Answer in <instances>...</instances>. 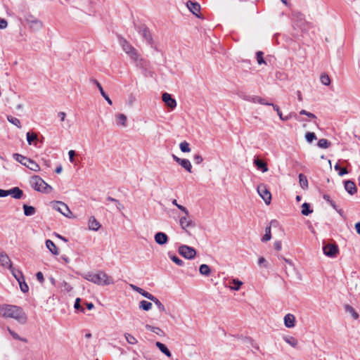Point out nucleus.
<instances>
[{
	"label": "nucleus",
	"mask_w": 360,
	"mask_h": 360,
	"mask_svg": "<svg viewBox=\"0 0 360 360\" xmlns=\"http://www.w3.org/2000/svg\"><path fill=\"white\" fill-rule=\"evenodd\" d=\"M250 102L254 103H259L262 105H270V103L266 102L264 98H262L258 96H252V97L250 98Z\"/></svg>",
	"instance_id": "nucleus-31"
},
{
	"label": "nucleus",
	"mask_w": 360,
	"mask_h": 360,
	"mask_svg": "<svg viewBox=\"0 0 360 360\" xmlns=\"http://www.w3.org/2000/svg\"><path fill=\"white\" fill-rule=\"evenodd\" d=\"M323 253L330 257H334L338 252V247L336 244L328 243L323 247Z\"/></svg>",
	"instance_id": "nucleus-8"
},
{
	"label": "nucleus",
	"mask_w": 360,
	"mask_h": 360,
	"mask_svg": "<svg viewBox=\"0 0 360 360\" xmlns=\"http://www.w3.org/2000/svg\"><path fill=\"white\" fill-rule=\"evenodd\" d=\"M162 99L165 102V105L171 109H174L176 106V101L172 96L168 93H163Z\"/></svg>",
	"instance_id": "nucleus-10"
},
{
	"label": "nucleus",
	"mask_w": 360,
	"mask_h": 360,
	"mask_svg": "<svg viewBox=\"0 0 360 360\" xmlns=\"http://www.w3.org/2000/svg\"><path fill=\"white\" fill-rule=\"evenodd\" d=\"M124 337L129 344L135 345L137 343L136 339L129 333H125Z\"/></svg>",
	"instance_id": "nucleus-49"
},
{
	"label": "nucleus",
	"mask_w": 360,
	"mask_h": 360,
	"mask_svg": "<svg viewBox=\"0 0 360 360\" xmlns=\"http://www.w3.org/2000/svg\"><path fill=\"white\" fill-rule=\"evenodd\" d=\"M131 60L134 63V64L137 67H142L143 65V60L139 57V55L137 51L135 49H133L131 51L127 53Z\"/></svg>",
	"instance_id": "nucleus-9"
},
{
	"label": "nucleus",
	"mask_w": 360,
	"mask_h": 360,
	"mask_svg": "<svg viewBox=\"0 0 360 360\" xmlns=\"http://www.w3.org/2000/svg\"><path fill=\"white\" fill-rule=\"evenodd\" d=\"M13 157L17 162L34 172H38L40 170L39 165L30 158L18 153H13Z\"/></svg>",
	"instance_id": "nucleus-3"
},
{
	"label": "nucleus",
	"mask_w": 360,
	"mask_h": 360,
	"mask_svg": "<svg viewBox=\"0 0 360 360\" xmlns=\"http://www.w3.org/2000/svg\"><path fill=\"white\" fill-rule=\"evenodd\" d=\"M155 241L158 244V245H165L167 243L168 241V236H167L166 233H163V232H158L155 233Z\"/></svg>",
	"instance_id": "nucleus-15"
},
{
	"label": "nucleus",
	"mask_w": 360,
	"mask_h": 360,
	"mask_svg": "<svg viewBox=\"0 0 360 360\" xmlns=\"http://www.w3.org/2000/svg\"><path fill=\"white\" fill-rule=\"evenodd\" d=\"M177 207H178V209H179L180 210H181L182 212H184L185 213V215H186V216H189V212H188V210L186 209V207H185L184 206L181 205H177Z\"/></svg>",
	"instance_id": "nucleus-60"
},
{
	"label": "nucleus",
	"mask_w": 360,
	"mask_h": 360,
	"mask_svg": "<svg viewBox=\"0 0 360 360\" xmlns=\"http://www.w3.org/2000/svg\"><path fill=\"white\" fill-rule=\"evenodd\" d=\"M80 298H77L76 300H75V308L77 310L80 309L82 312L84 311V309L81 307L80 305Z\"/></svg>",
	"instance_id": "nucleus-56"
},
{
	"label": "nucleus",
	"mask_w": 360,
	"mask_h": 360,
	"mask_svg": "<svg viewBox=\"0 0 360 360\" xmlns=\"http://www.w3.org/2000/svg\"><path fill=\"white\" fill-rule=\"evenodd\" d=\"M139 308L144 311H149L152 308V303L146 300L139 302Z\"/></svg>",
	"instance_id": "nucleus-38"
},
{
	"label": "nucleus",
	"mask_w": 360,
	"mask_h": 360,
	"mask_svg": "<svg viewBox=\"0 0 360 360\" xmlns=\"http://www.w3.org/2000/svg\"><path fill=\"white\" fill-rule=\"evenodd\" d=\"M8 331L15 340H24L23 339L20 338V337L15 331L12 330L10 328H8Z\"/></svg>",
	"instance_id": "nucleus-55"
},
{
	"label": "nucleus",
	"mask_w": 360,
	"mask_h": 360,
	"mask_svg": "<svg viewBox=\"0 0 360 360\" xmlns=\"http://www.w3.org/2000/svg\"><path fill=\"white\" fill-rule=\"evenodd\" d=\"M36 277L40 283H43L44 282V275L41 271L36 274Z\"/></svg>",
	"instance_id": "nucleus-57"
},
{
	"label": "nucleus",
	"mask_w": 360,
	"mask_h": 360,
	"mask_svg": "<svg viewBox=\"0 0 360 360\" xmlns=\"http://www.w3.org/2000/svg\"><path fill=\"white\" fill-rule=\"evenodd\" d=\"M270 105H271L274 110L276 111L278 115L279 116V118L283 121H287L290 119V116H285L283 117L281 111L280 110V108L278 105H274V103H270Z\"/></svg>",
	"instance_id": "nucleus-34"
},
{
	"label": "nucleus",
	"mask_w": 360,
	"mask_h": 360,
	"mask_svg": "<svg viewBox=\"0 0 360 360\" xmlns=\"http://www.w3.org/2000/svg\"><path fill=\"white\" fill-rule=\"evenodd\" d=\"M21 278V281L18 282L20 288L22 292H27L29 290V287L25 282V278Z\"/></svg>",
	"instance_id": "nucleus-41"
},
{
	"label": "nucleus",
	"mask_w": 360,
	"mask_h": 360,
	"mask_svg": "<svg viewBox=\"0 0 360 360\" xmlns=\"http://www.w3.org/2000/svg\"><path fill=\"white\" fill-rule=\"evenodd\" d=\"M53 207L57 210L58 212H59L60 213H61L63 215H64L65 217H70V214H72V212L70 210V208L68 207V206L61 202V201H56L53 202Z\"/></svg>",
	"instance_id": "nucleus-6"
},
{
	"label": "nucleus",
	"mask_w": 360,
	"mask_h": 360,
	"mask_svg": "<svg viewBox=\"0 0 360 360\" xmlns=\"http://www.w3.org/2000/svg\"><path fill=\"white\" fill-rule=\"evenodd\" d=\"M90 82L95 84L98 89L101 96L105 98V100L108 103V104L112 105V102L109 96L104 91L101 84L96 79H90Z\"/></svg>",
	"instance_id": "nucleus-14"
},
{
	"label": "nucleus",
	"mask_w": 360,
	"mask_h": 360,
	"mask_svg": "<svg viewBox=\"0 0 360 360\" xmlns=\"http://www.w3.org/2000/svg\"><path fill=\"white\" fill-rule=\"evenodd\" d=\"M27 21L32 28L40 29L42 27V22L33 17H30V19H27Z\"/></svg>",
	"instance_id": "nucleus-24"
},
{
	"label": "nucleus",
	"mask_w": 360,
	"mask_h": 360,
	"mask_svg": "<svg viewBox=\"0 0 360 360\" xmlns=\"http://www.w3.org/2000/svg\"><path fill=\"white\" fill-rule=\"evenodd\" d=\"M84 278L98 285H108L114 283L112 278L102 271H99L97 273L88 272L84 275Z\"/></svg>",
	"instance_id": "nucleus-2"
},
{
	"label": "nucleus",
	"mask_w": 360,
	"mask_h": 360,
	"mask_svg": "<svg viewBox=\"0 0 360 360\" xmlns=\"http://www.w3.org/2000/svg\"><path fill=\"white\" fill-rule=\"evenodd\" d=\"M131 288L135 290L136 292H139V294H141L142 296H143L144 297L150 300V298L153 297V295L149 293L148 292L144 290L143 289L136 286V285H131Z\"/></svg>",
	"instance_id": "nucleus-25"
},
{
	"label": "nucleus",
	"mask_w": 360,
	"mask_h": 360,
	"mask_svg": "<svg viewBox=\"0 0 360 360\" xmlns=\"http://www.w3.org/2000/svg\"><path fill=\"white\" fill-rule=\"evenodd\" d=\"M31 184L34 190L45 193H49L52 188L39 176H34L32 178Z\"/></svg>",
	"instance_id": "nucleus-4"
},
{
	"label": "nucleus",
	"mask_w": 360,
	"mask_h": 360,
	"mask_svg": "<svg viewBox=\"0 0 360 360\" xmlns=\"http://www.w3.org/2000/svg\"><path fill=\"white\" fill-rule=\"evenodd\" d=\"M186 6L193 15L200 17V5L198 3L188 1L186 3Z\"/></svg>",
	"instance_id": "nucleus-12"
},
{
	"label": "nucleus",
	"mask_w": 360,
	"mask_h": 360,
	"mask_svg": "<svg viewBox=\"0 0 360 360\" xmlns=\"http://www.w3.org/2000/svg\"><path fill=\"white\" fill-rule=\"evenodd\" d=\"M330 145L331 143L326 139H321L317 143V146L321 148H328Z\"/></svg>",
	"instance_id": "nucleus-37"
},
{
	"label": "nucleus",
	"mask_w": 360,
	"mask_h": 360,
	"mask_svg": "<svg viewBox=\"0 0 360 360\" xmlns=\"http://www.w3.org/2000/svg\"><path fill=\"white\" fill-rule=\"evenodd\" d=\"M305 139L308 143H311L314 140L316 139V136L314 132H307L305 134Z\"/></svg>",
	"instance_id": "nucleus-50"
},
{
	"label": "nucleus",
	"mask_w": 360,
	"mask_h": 360,
	"mask_svg": "<svg viewBox=\"0 0 360 360\" xmlns=\"http://www.w3.org/2000/svg\"><path fill=\"white\" fill-rule=\"evenodd\" d=\"M150 300H151L152 302H153L155 303V304L158 307V309L160 311H162V312L165 311V306L162 304V302L156 297L153 295V297L150 298Z\"/></svg>",
	"instance_id": "nucleus-36"
},
{
	"label": "nucleus",
	"mask_w": 360,
	"mask_h": 360,
	"mask_svg": "<svg viewBox=\"0 0 360 360\" xmlns=\"http://www.w3.org/2000/svg\"><path fill=\"white\" fill-rule=\"evenodd\" d=\"M295 317L291 314H288L284 317V323L287 328H292L295 326Z\"/></svg>",
	"instance_id": "nucleus-19"
},
{
	"label": "nucleus",
	"mask_w": 360,
	"mask_h": 360,
	"mask_svg": "<svg viewBox=\"0 0 360 360\" xmlns=\"http://www.w3.org/2000/svg\"><path fill=\"white\" fill-rule=\"evenodd\" d=\"M320 79L323 85L328 86L330 84V79L327 74H322L321 75Z\"/></svg>",
	"instance_id": "nucleus-46"
},
{
	"label": "nucleus",
	"mask_w": 360,
	"mask_h": 360,
	"mask_svg": "<svg viewBox=\"0 0 360 360\" xmlns=\"http://www.w3.org/2000/svg\"><path fill=\"white\" fill-rule=\"evenodd\" d=\"M254 165L257 167V169L261 170L262 172L268 171L266 163L257 158H255Z\"/></svg>",
	"instance_id": "nucleus-20"
},
{
	"label": "nucleus",
	"mask_w": 360,
	"mask_h": 360,
	"mask_svg": "<svg viewBox=\"0 0 360 360\" xmlns=\"http://www.w3.org/2000/svg\"><path fill=\"white\" fill-rule=\"evenodd\" d=\"M232 282L234 285L231 286V288L234 290H238L243 284V282L238 279H233Z\"/></svg>",
	"instance_id": "nucleus-52"
},
{
	"label": "nucleus",
	"mask_w": 360,
	"mask_h": 360,
	"mask_svg": "<svg viewBox=\"0 0 360 360\" xmlns=\"http://www.w3.org/2000/svg\"><path fill=\"white\" fill-rule=\"evenodd\" d=\"M68 155H69V160H70V162L73 163L75 162V159H74V157L75 155H76V153L75 150H70L69 152H68Z\"/></svg>",
	"instance_id": "nucleus-58"
},
{
	"label": "nucleus",
	"mask_w": 360,
	"mask_h": 360,
	"mask_svg": "<svg viewBox=\"0 0 360 360\" xmlns=\"http://www.w3.org/2000/svg\"><path fill=\"white\" fill-rule=\"evenodd\" d=\"M263 55L264 53L261 51H259L256 53L257 61L259 65L266 64V61L264 60Z\"/></svg>",
	"instance_id": "nucleus-48"
},
{
	"label": "nucleus",
	"mask_w": 360,
	"mask_h": 360,
	"mask_svg": "<svg viewBox=\"0 0 360 360\" xmlns=\"http://www.w3.org/2000/svg\"><path fill=\"white\" fill-rule=\"evenodd\" d=\"M7 120L9 122H11V124H14L15 126H16L18 128H21V124H20V121L19 119L15 117H13L11 115H8L7 116Z\"/></svg>",
	"instance_id": "nucleus-40"
},
{
	"label": "nucleus",
	"mask_w": 360,
	"mask_h": 360,
	"mask_svg": "<svg viewBox=\"0 0 360 360\" xmlns=\"http://www.w3.org/2000/svg\"><path fill=\"white\" fill-rule=\"evenodd\" d=\"M9 195L15 199H20L23 195V192L18 187H14L9 190Z\"/></svg>",
	"instance_id": "nucleus-23"
},
{
	"label": "nucleus",
	"mask_w": 360,
	"mask_h": 360,
	"mask_svg": "<svg viewBox=\"0 0 360 360\" xmlns=\"http://www.w3.org/2000/svg\"><path fill=\"white\" fill-rule=\"evenodd\" d=\"M153 333H156L158 335H162L164 334L163 330L161 328H158V327H155V330H154Z\"/></svg>",
	"instance_id": "nucleus-63"
},
{
	"label": "nucleus",
	"mask_w": 360,
	"mask_h": 360,
	"mask_svg": "<svg viewBox=\"0 0 360 360\" xmlns=\"http://www.w3.org/2000/svg\"><path fill=\"white\" fill-rule=\"evenodd\" d=\"M274 247L275 250L280 251L281 250V242L280 240L275 241L274 243Z\"/></svg>",
	"instance_id": "nucleus-59"
},
{
	"label": "nucleus",
	"mask_w": 360,
	"mask_h": 360,
	"mask_svg": "<svg viewBox=\"0 0 360 360\" xmlns=\"http://www.w3.org/2000/svg\"><path fill=\"white\" fill-rule=\"evenodd\" d=\"M155 345L157 347L167 356L170 357L172 356V354L170 351L168 349V348L166 347L165 345L160 342H156Z\"/></svg>",
	"instance_id": "nucleus-27"
},
{
	"label": "nucleus",
	"mask_w": 360,
	"mask_h": 360,
	"mask_svg": "<svg viewBox=\"0 0 360 360\" xmlns=\"http://www.w3.org/2000/svg\"><path fill=\"white\" fill-rule=\"evenodd\" d=\"M335 169L336 171H338V174H339L340 176H343V175H345V174H348V170H347V168H345V167L342 168V167L340 166V165H339V164H338V163L335 165Z\"/></svg>",
	"instance_id": "nucleus-45"
},
{
	"label": "nucleus",
	"mask_w": 360,
	"mask_h": 360,
	"mask_svg": "<svg viewBox=\"0 0 360 360\" xmlns=\"http://www.w3.org/2000/svg\"><path fill=\"white\" fill-rule=\"evenodd\" d=\"M0 263L4 267L8 269H11L12 267L11 261L5 252H1L0 254Z\"/></svg>",
	"instance_id": "nucleus-18"
},
{
	"label": "nucleus",
	"mask_w": 360,
	"mask_h": 360,
	"mask_svg": "<svg viewBox=\"0 0 360 360\" xmlns=\"http://www.w3.org/2000/svg\"><path fill=\"white\" fill-rule=\"evenodd\" d=\"M172 261H173L176 264H177L179 266H182L184 265V262L180 258H179L176 255H172L169 256Z\"/></svg>",
	"instance_id": "nucleus-51"
},
{
	"label": "nucleus",
	"mask_w": 360,
	"mask_h": 360,
	"mask_svg": "<svg viewBox=\"0 0 360 360\" xmlns=\"http://www.w3.org/2000/svg\"><path fill=\"white\" fill-rule=\"evenodd\" d=\"M0 316L4 318L13 319L20 324L26 323L27 320V315L23 309L16 305H0Z\"/></svg>",
	"instance_id": "nucleus-1"
},
{
	"label": "nucleus",
	"mask_w": 360,
	"mask_h": 360,
	"mask_svg": "<svg viewBox=\"0 0 360 360\" xmlns=\"http://www.w3.org/2000/svg\"><path fill=\"white\" fill-rule=\"evenodd\" d=\"M24 214L25 216L34 215L36 212V209L30 205H23Z\"/></svg>",
	"instance_id": "nucleus-29"
},
{
	"label": "nucleus",
	"mask_w": 360,
	"mask_h": 360,
	"mask_svg": "<svg viewBox=\"0 0 360 360\" xmlns=\"http://www.w3.org/2000/svg\"><path fill=\"white\" fill-rule=\"evenodd\" d=\"M179 163L183 168H184L186 171L191 173L192 172V165L191 162L188 159H181L179 160Z\"/></svg>",
	"instance_id": "nucleus-26"
},
{
	"label": "nucleus",
	"mask_w": 360,
	"mask_h": 360,
	"mask_svg": "<svg viewBox=\"0 0 360 360\" xmlns=\"http://www.w3.org/2000/svg\"><path fill=\"white\" fill-rule=\"evenodd\" d=\"M313 212V210L311 209L310 205L307 202H304L302 205V214L304 216H308Z\"/></svg>",
	"instance_id": "nucleus-33"
},
{
	"label": "nucleus",
	"mask_w": 360,
	"mask_h": 360,
	"mask_svg": "<svg viewBox=\"0 0 360 360\" xmlns=\"http://www.w3.org/2000/svg\"><path fill=\"white\" fill-rule=\"evenodd\" d=\"M193 160L195 164L199 165L203 161V158L200 154H195L193 156Z\"/></svg>",
	"instance_id": "nucleus-54"
},
{
	"label": "nucleus",
	"mask_w": 360,
	"mask_h": 360,
	"mask_svg": "<svg viewBox=\"0 0 360 360\" xmlns=\"http://www.w3.org/2000/svg\"><path fill=\"white\" fill-rule=\"evenodd\" d=\"M199 271L200 274L208 276L211 273V269L208 265L203 264L200 266Z\"/></svg>",
	"instance_id": "nucleus-30"
},
{
	"label": "nucleus",
	"mask_w": 360,
	"mask_h": 360,
	"mask_svg": "<svg viewBox=\"0 0 360 360\" xmlns=\"http://www.w3.org/2000/svg\"><path fill=\"white\" fill-rule=\"evenodd\" d=\"M189 216H184L180 218L179 224L181 227L184 230H186L187 228H193L195 226V222L188 218Z\"/></svg>",
	"instance_id": "nucleus-11"
},
{
	"label": "nucleus",
	"mask_w": 360,
	"mask_h": 360,
	"mask_svg": "<svg viewBox=\"0 0 360 360\" xmlns=\"http://www.w3.org/2000/svg\"><path fill=\"white\" fill-rule=\"evenodd\" d=\"M89 229L92 231H98L101 227L100 223L94 217H91L88 221Z\"/></svg>",
	"instance_id": "nucleus-21"
},
{
	"label": "nucleus",
	"mask_w": 360,
	"mask_h": 360,
	"mask_svg": "<svg viewBox=\"0 0 360 360\" xmlns=\"http://www.w3.org/2000/svg\"><path fill=\"white\" fill-rule=\"evenodd\" d=\"M299 183L302 188L306 190L308 188V180L307 176L303 174H299Z\"/></svg>",
	"instance_id": "nucleus-28"
},
{
	"label": "nucleus",
	"mask_w": 360,
	"mask_h": 360,
	"mask_svg": "<svg viewBox=\"0 0 360 360\" xmlns=\"http://www.w3.org/2000/svg\"><path fill=\"white\" fill-rule=\"evenodd\" d=\"M179 253L188 259H193L196 255L195 250L186 245H181L179 247Z\"/></svg>",
	"instance_id": "nucleus-5"
},
{
	"label": "nucleus",
	"mask_w": 360,
	"mask_h": 360,
	"mask_svg": "<svg viewBox=\"0 0 360 360\" xmlns=\"http://www.w3.org/2000/svg\"><path fill=\"white\" fill-rule=\"evenodd\" d=\"M117 122L122 127L127 126V117L124 114H118L116 116Z\"/></svg>",
	"instance_id": "nucleus-35"
},
{
	"label": "nucleus",
	"mask_w": 360,
	"mask_h": 360,
	"mask_svg": "<svg viewBox=\"0 0 360 360\" xmlns=\"http://www.w3.org/2000/svg\"><path fill=\"white\" fill-rule=\"evenodd\" d=\"M8 25V22L5 19H0V29H5Z\"/></svg>",
	"instance_id": "nucleus-61"
},
{
	"label": "nucleus",
	"mask_w": 360,
	"mask_h": 360,
	"mask_svg": "<svg viewBox=\"0 0 360 360\" xmlns=\"http://www.w3.org/2000/svg\"><path fill=\"white\" fill-rule=\"evenodd\" d=\"M345 311L349 313L354 319H357L359 318V314L356 312V311L352 306L346 304L345 306Z\"/></svg>",
	"instance_id": "nucleus-39"
},
{
	"label": "nucleus",
	"mask_w": 360,
	"mask_h": 360,
	"mask_svg": "<svg viewBox=\"0 0 360 360\" xmlns=\"http://www.w3.org/2000/svg\"><path fill=\"white\" fill-rule=\"evenodd\" d=\"M27 137V143L31 145L33 142V141L37 140V136L34 133L27 132L26 134Z\"/></svg>",
	"instance_id": "nucleus-47"
},
{
	"label": "nucleus",
	"mask_w": 360,
	"mask_h": 360,
	"mask_svg": "<svg viewBox=\"0 0 360 360\" xmlns=\"http://www.w3.org/2000/svg\"><path fill=\"white\" fill-rule=\"evenodd\" d=\"M345 191L351 195L357 192V188L354 181L351 180H346L344 181Z\"/></svg>",
	"instance_id": "nucleus-13"
},
{
	"label": "nucleus",
	"mask_w": 360,
	"mask_h": 360,
	"mask_svg": "<svg viewBox=\"0 0 360 360\" xmlns=\"http://www.w3.org/2000/svg\"><path fill=\"white\" fill-rule=\"evenodd\" d=\"M11 271V273L13 274V276L15 277V278L18 281V282L20 281H21V278H25L22 273L20 271H15L14 269H13L11 267V269H10Z\"/></svg>",
	"instance_id": "nucleus-44"
},
{
	"label": "nucleus",
	"mask_w": 360,
	"mask_h": 360,
	"mask_svg": "<svg viewBox=\"0 0 360 360\" xmlns=\"http://www.w3.org/2000/svg\"><path fill=\"white\" fill-rule=\"evenodd\" d=\"M257 192L266 205L271 203V194L264 184L257 186Z\"/></svg>",
	"instance_id": "nucleus-7"
},
{
	"label": "nucleus",
	"mask_w": 360,
	"mask_h": 360,
	"mask_svg": "<svg viewBox=\"0 0 360 360\" xmlns=\"http://www.w3.org/2000/svg\"><path fill=\"white\" fill-rule=\"evenodd\" d=\"M9 195V190L0 189V198L6 197Z\"/></svg>",
	"instance_id": "nucleus-62"
},
{
	"label": "nucleus",
	"mask_w": 360,
	"mask_h": 360,
	"mask_svg": "<svg viewBox=\"0 0 360 360\" xmlns=\"http://www.w3.org/2000/svg\"><path fill=\"white\" fill-rule=\"evenodd\" d=\"M46 246L53 255H58L59 254L58 249L51 240L48 239L46 240Z\"/></svg>",
	"instance_id": "nucleus-22"
},
{
	"label": "nucleus",
	"mask_w": 360,
	"mask_h": 360,
	"mask_svg": "<svg viewBox=\"0 0 360 360\" xmlns=\"http://www.w3.org/2000/svg\"><path fill=\"white\" fill-rule=\"evenodd\" d=\"M139 32L141 34L142 37L145 39L148 44H151L153 41L152 36L149 30L145 27L142 26L139 27Z\"/></svg>",
	"instance_id": "nucleus-16"
},
{
	"label": "nucleus",
	"mask_w": 360,
	"mask_h": 360,
	"mask_svg": "<svg viewBox=\"0 0 360 360\" xmlns=\"http://www.w3.org/2000/svg\"><path fill=\"white\" fill-rule=\"evenodd\" d=\"M58 115L60 117L61 122H63L65 120V117H66L65 112H60Z\"/></svg>",
	"instance_id": "nucleus-64"
},
{
	"label": "nucleus",
	"mask_w": 360,
	"mask_h": 360,
	"mask_svg": "<svg viewBox=\"0 0 360 360\" xmlns=\"http://www.w3.org/2000/svg\"><path fill=\"white\" fill-rule=\"evenodd\" d=\"M119 43L120 46H122L123 51L128 53L129 51H131L133 49H134L129 43L124 38L119 36Z\"/></svg>",
	"instance_id": "nucleus-17"
},
{
	"label": "nucleus",
	"mask_w": 360,
	"mask_h": 360,
	"mask_svg": "<svg viewBox=\"0 0 360 360\" xmlns=\"http://www.w3.org/2000/svg\"><path fill=\"white\" fill-rule=\"evenodd\" d=\"M271 227L266 226L265 229V234L262 237V240L263 242H266V241H269L271 239Z\"/></svg>",
	"instance_id": "nucleus-43"
},
{
	"label": "nucleus",
	"mask_w": 360,
	"mask_h": 360,
	"mask_svg": "<svg viewBox=\"0 0 360 360\" xmlns=\"http://www.w3.org/2000/svg\"><path fill=\"white\" fill-rule=\"evenodd\" d=\"M179 148L183 153H188L191 151L189 143L184 141L179 144Z\"/></svg>",
	"instance_id": "nucleus-42"
},
{
	"label": "nucleus",
	"mask_w": 360,
	"mask_h": 360,
	"mask_svg": "<svg viewBox=\"0 0 360 360\" xmlns=\"http://www.w3.org/2000/svg\"><path fill=\"white\" fill-rule=\"evenodd\" d=\"M300 115H304L307 117H309V118H312V119H315L316 118V115L310 112H308L305 110H302L300 111Z\"/></svg>",
	"instance_id": "nucleus-53"
},
{
	"label": "nucleus",
	"mask_w": 360,
	"mask_h": 360,
	"mask_svg": "<svg viewBox=\"0 0 360 360\" xmlns=\"http://www.w3.org/2000/svg\"><path fill=\"white\" fill-rule=\"evenodd\" d=\"M283 340H285V342L289 344L292 347H296L297 344H298L297 340L295 338L292 337V336L284 337Z\"/></svg>",
	"instance_id": "nucleus-32"
}]
</instances>
